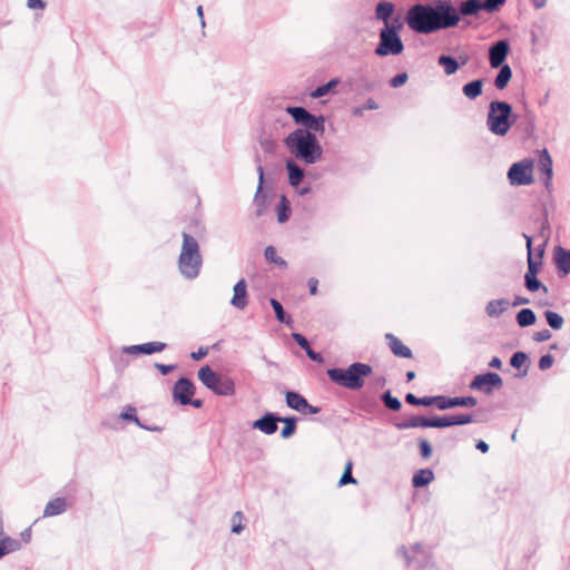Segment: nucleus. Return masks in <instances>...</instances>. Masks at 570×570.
Wrapping results in <instances>:
<instances>
[{
    "mask_svg": "<svg viewBox=\"0 0 570 570\" xmlns=\"http://www.w3.org/2000/svg\"><path fill=\"white\" fill-rule=\"evenodd\" d=\"M199 381L217 395L229 396L235 393L234 381L228 376H222L215 373L208 365L198 371Z\"/></svg>",
    "mask_w": 570,
    "mask_h": 570,
    "instance_id": "obj_7",
    "label": "nucleus"
},
{
    "mask_svg": "<svg viewBox=\"0 0 570 570\" xmlns=\"http://www.w3.org/2000/svg\"><path fill=\"white\" fill-rule=\"evenodd\" d=\"M509 306V302L507 299H494L491 301L487 306V313L489 316H499L503 311H505Z\"/></svg>",
    "mask_w": 570,
    "mask_h": 570,
    "instance_id": "obj_29",
    "label": "nucleus"
},
{
    "mask_svg": "<svg viewBox=\"0 0 570 570\" xmlns=\"http://www.w3.org/2000/svg\"><path fill=\"white\" fill-rule=\"evenodd\" d=\"M508 179L512 186L530 185L533 180V161L523 159L514 163L508 171Z\"/></svg>",
    "mask_w": 570,
    "mask_h": 570,
    "instance_id": "obj_9",
    "label": "nucleus"
},
{
    "mask_svg": "<svg viewBox=\"0 0 570 570\" xmlns=\"http://www.w3.org/2000/svg\"><path fill=\"white\" fill-rule=\"evenodd\" d=\"M505 2V0H466L462 2L460 11L463 16H470L476 13L479 10H487L489 12H494L499 10V8Z\"/></svg>",
    "mask_w": 570,
    "mask_h": 570,
    "instance_id": "obj_11",
    "label": "nucleus"
},
{
    "mask_svg": "<svg viewBox=\"0 0 570 570\" xmlns=\"http://www.w3.org/2000/svg\"><path fill=\"white\" fill-rule=\"evenodd\" d=\"M454 407L455 406H464V407H473L478 404V401L473 396H458L453 397Z\"/></svg>",
    "mask_w": 570,
    "mask_h": 570,
    "instance_id": "obj_42",
    "label": "nucleus"
},
{
    "mask_svg": "<svg viewBox=\"0 0 570 570\" xmlns=\"http://www.w3.org/2000/svg\"><path fill=\"white\" fill-rule=\"evenodd\" d=\"M476 449L480 450L482 453H487L489 451V445L484 441H479L476 443Z\"/></svg>",
    "mask_w": 570,
    "mask_h": 570,
    "instance_id": "obj_60",
    "label": "nucleus"
},
{
    "mask_svg": "<svg viewBox=\"0 0 570 570\" xmlns=\"http://www.w3.org/2000/svg\"><path fill=\"white\" fill-rule=\"evenodd\" d=\"M432 404H435V396H424L420 399L419 405L430 406Z\"/></svg>",
    "mask_w": 570,
    "mask_h": 570,
    "instance_id": "obj_57",
    "label": "nucleus"
},
{
    "mask_svg": "<svg viewBox=\"0 0 570 570\" xmlns=\"http://www.w3.org/2000/svg\"><path fill=\"white\" fill-rule=\"evenodd\" d=\"M438 62H439L440 66L444 67V72L448 76H451V75L455 73L458 71L459 67H460L458 61L454 58L450 57V56H441V57H439Z\"/></svg>",
    "mask_w": 570,
    "mask_h": 570,
    "instance_id": "obj_30",
    "label": "nucleus"
},
{
    "mask_svg": "<svg viewBox=\"0 0 570 570\" xmlns=\"http://www.w3.org/2000/svg\"><path fill=\"white\" fill-rule=\"evenodd\" d=\"M528 355L523 352H517L511 357L510 364L515 368H521L528 362Z\"/></svg>",
    "mask_w": 570,
    "mask_h": 570,
    "instance_id": "obj_43",
    "label": "nucleus"
},
{
    "mask_svg": "<svg viewBox=\"0 0 570 570\" xmlns=\"http://www.w3.org/2000/svg\"><path fill=\"white\" fill-rule=\"evenodd\" d=\"M258 187L256 194L254 196V204L257 208L256 215L261 216L267 206L266 195L263 193V183H264V169L262 166H258Z\"/></svg>",
    "mask_w": 570,
    "mask_h": 570,
    "instance_id": "obj_18",
    "label": "nucleus"
},
{
    "mask_svg": "<svg viewBox=\"0 0 570 570\" xmlns=\"http://www.w3.org/2000/svg\"><path fill=\"white\" fill-rule=\"evenodd\" d=\"M489 365L491 367H494V368H500L502 363H501V360L497 356L492 357V360L490 361Z\"/></svg>",
    "mask_w": 570,
    "mask_h": 570,
    "instance_id": "obj_61",
    "label": "nucleus"
},
{
    "mask_svg": "<svg viewBox=\"0 0 570 570\" xmlns=\"http://www.w3.org/2000/svg\"><path fill=\"white\" fill-rule=\"evenodd\" d=\"M166 347L165 343L161 342H149L140 345H136L132 348L145 353V354H153L157 352H161Z\"/></svg>",
    "mask_w": 570,
    "mask_h": 570,
    "instance_id": "obj_31",
    "label": "nucleus"
},
{
    "mask_svg": "<svg viewBox=\"0 0 570 570\" xmlns=\"http://www.w3.org/2000/svg\"><path fill=\"white\" fill-rule=\"evenodd\" d=\"M407 79H409L407 73L406 72H402V73H399L395 77H393L391 79V81H390V85L393 88H397V87H401V86L405 85Z\"/></svg>",
    "mask_w": 570,
    "mask_h": 570,
    "instance_id": "obj_47",
    "label": "nucleus"
},
{
    "mask_svg": "<svg viewBox=\"0 0 570 570\" xmlns=\"http://www.w3.org/2000/svg\"><path fill=\"white\" fill-rule=\"evenodd\" d=\"M66 501L62 498H56L48 502V504L45 508V517H53L57 514H60L65 512L66 510Z\"/></svg>",
    "mask_w": 570,
    "mask_h": 570,
    "instance_id": "obj_25",
    "label": "nucleus"
},
{
    "mask_svg": "<svg viewBox=\"0 0 570 570\" xmlns=\"http://www.w3.org/2000/svg\"><path fill=\"white\" fill-rule=\"evenodd\" d=\"M292 337L305 352H307L311 348L308 341L302 334L293 333Z\"/></svg>",
    "mask_w": 570,
    "mask_h": 570,
    "instance_id": "obj_48",
    "label": "nucleus"
},
{
    "mask_svg": "<svg viewBox=\"0 0 570 570\" xmlns=\"http://www.w3.org/2000/svg\"><path fill=\"white\" fill-rule=\"evenodd\" d=\"M453 397H445V396H435V405L440 410H446L454 407Z\"/></svg>",
    "mask_w": 570,
    "mask_h": 570,
    "instance_id": "obj_46",
    "label": "nucleus"
},
{
    "mask_svg": "<svg viewBox=\"0 0 570 570\" xmlns=\"http://www.w3.org/2000/svg\"><path fill=\"white\" fill-rule=\"evenodd\" d=\"M288 180L292 186H298L304 177V171L295 163L287 161Z\"/></svg>",
    "mask_w": 570,
    "mask_h": 570,
    "instance_id": "obj_26",
    "label": "nucleus"
},
{
    "mask_svg": "<svg viewBox=\"0 0 570 570\" xmlns=\"http://www.w3.org/2000/svg\"><path fill=\"white\" fill-rule=\"evenodd\" d=\"M318 281L314 277L308 279V288L311 295L317 294Z\"/></svg>",
    "mask_w": 570,
    "mask_h": 570,
    "instance_id": "obj_54",
    "label": "nucleus"
},
{
    "mask_svg": "<svg viewBox=\"0 0 570 570\" xmlns=\"http://www.w3.org/2000/svg\"><path fill=\"white\" fill-rule=\"evenodd\" d=\"M420 451H421V455L424 459H428V458L431 456L432 449H431V445H430L429 441H426V440H421L420 441Z\"/></svg>",
    "mask_w": 570,
    "mask_h": 570,
    "instance_id": "obj_50",
    "label": "nucleus"
},
{
    "mask_svg": "<svg viewBox=\"0 0 570 570\" xmlns=\"http://www.w3.org/2000/svg\"><path fill=\"white\" fill-rule=\"evenodd\" d=\"M320 411H321L320 407L308 404V406H306V412H304V413L305 414H317Z\"/></svg>",
    "mask_w": 570,
    "mask_h": 570,
    "instance_id": "obj_63",
    "label": "nucleus"
},
{
    "mask_svg": "<svg viewBox=\"0 0 570 570\" xmlns=\"http://www.w3.org/2000/svg\"><path fill=\"white\" fill-rule=\"evenodd\" d=\"M403 24L395 19L391 26L384 27L380 32V42L375 49V53L380 57L389 55H400L404 50L403 42L399 36V31Z\"/></svg>",
    "mask_w": 570,
    "mask_h": 570,
    "instance_id": "obj_5",
    "label": "nucleus"
},
{
    "mask_svg": "<svg viewBox=\"0 0 570 570\" xmlns=\"http://www.w3.org/2000/svg\"><path fill=\"white\" fill-rule=\"evenodd\" d=\"M482 88L483 81L478 79L464 85L462 91L469 99H475L482 94Z\"/></svg>",
    "mask_w": 570,
    "mask_h": 570,
    "instance_id": "obj_27",
    "label": "nucleus"
},
{
    "mask_svg": "<svg viewBox=\"0 0 570 570\" xmlns=\"http://www.w3.org/2000/svg\"><path fill=\"white\" fill-rule=\"evenodd\" d=\"M405 20L409 28L414 32L429 35L441 29L455 27L460 21V16L452 4L439 2L435 8L430 4L411 7Z\"/></svg>",
    "mask_w": 570,
    "mask_h": 570,
    "instance_id": "obj_1",
    "label": "nucleus"
},
{
    "mask_svg": "<svg viewBox=\"0 0 570 570\" xmlns=\"http://www.w3.org/2000/svg\"><path fill=\"white\" fill-rule=\"evenodd\" d=\"M247 303V284L245 279H240L234 286L230 304L238 309H244Z\"/></svg>",
    "mask_w": 570,
    "mask_h": 570,
    "instance_id": "obj_16",
    "label": "nucleus"
},
{
    "mask_svg": "<svg viewBox=\"0 0 570 570\" xmlns=\"http://www.w3.org/2000/svg\"><path fill=\"white\" fill-rule=\"evenodd\" d=\"M244 515L240 511H237L232 517V532L234 533H240L244 529Z\"/></svg>",
    "mask_w": 570,
    "mask_h": 570,
    "instance_id": "obj_41",
    "label": "nucleus"
},
{
    "mask_svg": "<svg viewBox=\"0 0 570 570\" xmlns=\"http://www.w3.org/2000/svg\"><path fill=\"white\" fill-rule=\"evenodd\" d=\"M307 356L315 361V362H318V363H322L324 360H323V356L320 354V353H316L314 352L312 348H309L307 352H306Z\"/></svg>",
    "mask_w": 570,
    "mask_h": 570,
    "instance_id": "obj_55",
    "label": "nucleus"
},
{
    "mask_svg": "<svg viewBox=\"0 0 570 570\" xmlns=\"http://www.w3.org/2000/svg\"><path fill=\"white\" fill-rule=\"evenodd\" d=\"M200 265L202 257L196 239L184 233L183 246L179 255V271L186 277L194 278L198 275Z\"/></svg>",
    "mask_w": 570,
    "mask_h": 570,
    "instance_id": "obj_4",
    "label": "nucleus"
},
{
    "mask_svg": "<svg viewBox=\"0 0 570 570\" xmlns=\"http://www.w3.org/2000/svg\"><path fill=\"white\" fill-rule=\"evenodd\" d=\"M284 142L291 154L305 164H314L321 159L322 148L316 135L311 131L296 129L285 138Z\"/></svg>",
    "mask_w": 570,
    "mask_h": 570,
    "instance_id": "obj_2",
    "label": "nucleus"
},
{
    "mask_svg": "<svg viewBox=\"0 0 570 570\" xmlns=\"http://www.w3.org/2000/svg\"><path fill=\"white\" fill-rule=\"evenodd\" d=\"M279 421H282L285 424L281 432V435L284 439H287L291 435H293L295 432V429H296L295 419L294 417H284V419H279Z\"/></svg>",
    "mask_w": 570,
    "mask_h": 570,
    "instance_id": "obj_38",
    "label": "nucleus"
},
{
    "mask_svg": "<svg viewBox=\"0 0 570 570\" xmlns=\"http://www.w3.org/2000/svg\"><path fill=\"white\" fill-rule=\"evenodd\" d=\"M406 426L410 428H436L435 417L426 419L422 416L413 417Z\"/></svg>",
    "mask_w": 570,
    "mask_h": 570,
    "instance_id": "obj_34",
    "label": "nucleus"
},
{
    "mask_svg": "<svg viewBox=\"0 0 570 570\" xmlns=\"http://www.w3.org/2000/svg\"><path fill=\"white\" fill-rule=\"evenodd\" d=\"M352 469H353V462L350 460L345 464L344 472L338 481V484L346 485V484H355L357 481L352 476Z\"/></svg>",
    "mask_w": 570,
    "mask_h": 570,
    "instance_id": "obj_37",
    "label": "nucleus"
},
{
    "mask_svg": "<svg viewBox=\"0 0 570 570\" xmlns=\"http://www.w3.org/2000/svg\"><path fill=\"white\" fill-rule=\"evenodd\" d=\"M394 4L391 2H380L376 6L375 14L376 18L384 21V27L391 26L390 18L393 14Z\"/></svg>",
    "mask_w": 570,
    "mask_h": 570,
    "instance_id": "obj_22",
    "label": "nucleus"
},
{
    "mask_svg": "<svg viewBox=\"0 0 570 570\" xmlns=\"http://www.w3.org/2000/svg\"><path fill=\"white\" fill-rule=\"evenodd\" d=\"M502 386V379L497 373H485L476 375L470 384L472 390H478L484 393H491L494 387Z\"/></svg>",
    "mask_w": 570,
    "mask_h": 570,
    "instance_id": "obj_12",
    "label": "nucleus"
},
{
    "mask_svg": "<svg viewBox=\"0 0 570 570\" xmlns=\"http://www.w3.org/2000/svg\"><path fill=\"white\" fill-rule=\"evenodd\" d=\"M382 399H383L385 406L389 407L390 410L399 411L402 406L400 400L392 396L389 391L383 394Z\"/></svg>",
    "mask_w": 570,
    "mask_h": 570,
    "instance_id": "obj_40",
    "label": "nucleus"
},
{
    "mask_svg": "<svg viewBox=\"0 0 570 570\" xmlns=\"http://www.w3.org/2000/svg\"><path fill=\"white\" fill-rule=\"evenodd\" d=\"M511 77H512L511 68L508 65L501 66V69L499 71L498 76L495 77L494 86L499 90H503L508 86L509 81L511 80Z\"/></svg>",
    "mask_w": 570,
    "mask_h": 570,
    "instance_id": "obj_28",
    "label": "nucleus"
},
{
    "mask_svg": "<svg viewBox=\"0 0 570 570\" xmlns=\"http://www.w3.org/2000/svg\"><path fill=\"white\" fill-rule=\"evenodd\" d=\"M554 259L559 271L562 272L563 275L570 273V250L558 247Z\"/></svg>",
    "mask_w": 570,
    "mask_h": 570,
    "instance_id": "obj_20",
    "label": "nucleus"
},
{
    "mask_svg": "<svg viewBox=\"0 0 570 570\" xmlns=\"http://www.w3.org/2000/svg\"><path fill=\"white\" fill-rule=\"evenodd\" d=\"M271 305H272V307H273V309L275 312V315H276V318H277L278 322L285 323L287 325L292 323L291 316L285 314L282 304L277 299L272 298L271 299Z\"/></svg>",
    "mask_w": 570,
    "mask_h": 570,
    "instance_id": "obj_32",
    "label": "nucleus"
},
{
    "mask_svg": "<svg viewBox=\"0 0 570 570\" xmlns=\"http://www.w3.org/2000/svg\"><path fill=\"white\" fill-rule=\"evenodd\" d=\"M264 255L266 261H268L269 263L276 264L284 268L287 266L286 262L279 256H277V252L273 246H267L265 248Z\"/></svg>",
    "mask_w": 570,
    "mask_h": 570,
    "instance_id": "obj_33",
    "label": "nucleus"
},
{
    "mask_svg": "<svg viewBox=\"0 0 570 570\" xmlns=\"http://www.w3.org/2000/svg\"><path fill=\"white\" fill-rule=\"evenodd\" d=\"M208 353L207 347H199L198 351L191 353V357L196 361L202 360Z\"/></svg>",
    "mask_w": 570,
    "mask_h": 570,
    "instance_id": "obj_53",
    "label": "nucleus"
},
{
    "mask_svg": "<svg viewBox=\"0 0 570 570\" xmlns=\"http://www.w3.org/2000/svg\"><path fill=\"white\" fill-rule=\"evenodd\" d=\"M157 367L164 375L168 374L174 368L173 365H163V364H157Z\"/></svg>",
    "mask_w": 570,
    "mask_h": 570,
    "instance_id": "obj_59",
    "label": "nucleus"
},
{
    "mask_svg": "<svg viewBox=\"0 0 570 570\" xmlns=\"http://www.w3.org/2000/svg\"><path fill=\"white\" fill-rule=\"evenodd\" d=\"M287 114H289L296 124H299L304 127L303 130L311 131L313 134L320 132L323 134L325 129V119L323 116H314L309 114L303 107H287Z\"/></svg>",
    "mask_w": 570,
    "mask_h": 570,
    "instance_id": "obj_8",
    "label": "nucleus"
},
{
    "mask_svg": "<svg viewBox=\"0 0 570 570\" xmlns=\"http://www.w3.org/2000/svg\"><path fill=\"white\" fill-rule=\"evenodd\" d=\"M195 394V385L188 379H179L173 390L174 400L183 405L190 404L196 409L202 407V400H193L191 396Z\"/></svg>",
    "mask_w": 570,
    "mask_h": 570,
    "instance_id": "obj_10",
    "label": "nucleus"
},
{
    "mask_svg": "<svg viewBox=\"0 0 570 570\" xmlns=\"http://www.w3.org/2000/svg\"><path fill=\"white\" fill-rule=\"evenodd\" d=\"M510 52V46L507 40H500L493 43L489 49V61L492 68L502 66Z\"/></svg>",
    "mask_w": 570,
    "mask_h": 570,
    "instance_id": "obj_14",
    "label": "nucleus"
},
{
    "mask_svg": "<svg viewBox=\"0 0 570 570\" xmlns=\"http://www.w3.org/2000/svg\"><path fill=\"white\" fill-rule=\"evenodd\" d=\"M511 114L512 108L508 102L492 101L489 106L487 119L489 130L498 136L507 135L512 125Z\"/></svg>",
    "mask_w": 570,
    "mask_h": 570,
    "instance_id": "obj_6",
    "label": "nucleus"
},
{
    "mask_svg": "<svg viewBox=\"0 0 570 570\" xmlns=\"http://www.w3.org/2000/svg\"><path fill=\"white\" fill-rule=\"evenodd\" d=\"M363 109H368V110H372V109H377V104L373 100V99H368Z\"/></svg>",
    "mask_w": 570,
    "mask_h": 570,
    "instance_id": "obj_62",
    "label": "nucleus"
},
{
    "mask_svg": "<svg viewBox=\"0 0 570 570\" xmlns=\"http://www.w3.org/2000/svg\"><path fill=\"white\" fill-rule=\"evenodd\" d=\"M436 428H449L453 425H463L473 422V416L470 414H456L435 417Z\"/></svg>",
    "mask_w": 570,
    "mask_h": 570,
    "instance_id": "obj_17",
    "label": "nucleus"
},
{
    "mask_svg": "<svg viewBox=\"0 0 570 570\" xmlns=\"http://www.w3.org/2000/svg\"><path fill=\"white\" fill-rule=\"evenodd\" d=\"M120 417L122 420H130L134 421L137 425L141 426L137 415H136V409L131 405H128L125 411L120 414Z\"/></svg>",
    "mask_w": 570,
    "mask_h": 570,
    "instance_id": "obj_45",
    "label": "nucleus"
},
{
    "mask_svg": "<svg viewBox=\"0 0 570 570\" xmlns=\"http://www.w3.org/2000/svg\"><path fill=\"white\" fill-rule=\"evenodd\" d=\"M538 165H539V169L543 176L542 177L543 185H544L548 194L550 195L553 189L552 188V174H553L552 158L546 148L542 149L541 151H539Z\"/></svg>",
    "mask_w": 570,
    "mask_h": 570,
    "instance_id": "obj_13",
    "label": "nucleus"
},
{
    "mask_svg": "<svg viewBox=\"0 0 570 570\" xmlns=\"http://www.w3.org/2000/svg\"><path fill=\"white\" fill-rule=\"evenodd\" d=\"M520 326H528L534 323V312L530 308L521 309L517 315Z\"/></svg>",
    "mask_w": 570,
    "mask_h": 570,
    "instance_id": "obj_35",
    "label": "nucleus"
},
{
    "mask_svg": "<svg viewBox=\"0 0 570 570\" xmlns=\"http://www.w3.org/2000/svg\"><path fill=\"white\" fill-rule=\"evenodd\" d=\"M286 403L287 405L296 410L298 412H306V406H308L307 401L301 394L296 392H287L286 393Z\"/></svg>",
    "mask_w": 570,
    "mask_h": 570,
    "instance_id": "obj_21",
    "label": "nucleus"
},
{
    "mask_svg": "<svg viewBox=\"0 0 570 570\" xmlns=\"http://www.w3.org/2000/svg\"><path fill=\"white\" fill-rule=\"evenodd\" d=\"M11 540L9 538L0 539V558L10 551Z\"/></svg>",
    "mask_w": 570,
    "mask_h": 570,
    "instance_id": "obj_51",
    "label": "nucleus"
},
{
    "mask_svg": "<svg viewBox=\"0 0 570 570\" xmlns=\"http://www.w3.org/2000/svg\"><path fill=\"white\" fill-rule=\"evenodd\" d=\"M543 254H544L543 247L541 245H538L537 246V259L541 258L543 256Z\"/></svg>",
    "mask_w": 570,
    "mask_h": 570,
    "instance_id": "obj_64",
    "label": "nucleus"
},
{
    "mask_svg": "<svg viewBox=\"0 0 570 570\" xmlns=\"http://www.w3.org/2000/svg\"><path fill=\"white\" fill-rule=\"evenodd\" d=\"M528 249V272L525 274V286L529 291H534V258L532 252V237L524 235Z\"/></svg>",
    "mask_w": 570,
    "mask_h": 570,
    "instance_id": "obj_19",
    "label": "nucleus"
},
{
    "mask_svg": "<svg viewBox=\"0 0 570 570\" xmlns=\"http://www.w3.org/2000/svg\"><path fill=\"white\" fill-rule=\"evenodd\" d=\"M551 337L549 330L544 328L537 332V342H544Z\"/></svg>",
    "mask_w": 570,
    "mask_h": 570,
    "instance_id": "obj_52",
    "label": "nucleus"
},
{
    "mask_svg": "<svg viewBox=\"0 0 570 570\" xmlns=\"http://www.w3.org/2000/svg\"><path fill=\"white\" fill-rule=\"evenodd\" d=\"M338 83V80L337 79H333L331 81H328L327 83L323 85V86H320L317 87L312 94L311 96L313 98H321L323 96H325L332 88H334L336 85Z\"/></svg>",
    "mask_w": 570,
    "mask_h": 570,
    "instance_id": "obj_39",
    "label": "nucleus"
},
{
    "mask_svg": "<svg viewBox=\"0 0 570 570\" xmlns=\"http://www.w3.org/2000/svg\"><path fill=\"white\" fill-rule=\"evenodd\" d=\"M276 421H277V419H275L274 416L268 414V415H265L262 419L257 420L254 423V426L259 429L262 432H264L266 434H273L277 430Z\"/></svg>",
    "mask_w": 570,
    "mask_h": 570,
    "instance_id": "obj_23",
    "label": "nucleus"
},
{
    "mask_svg": "<svg viewBox=\"0 0 570 570\" xmlns=\"http://www.w3.org/2000/svg\"><path fill=\"white\" fill-rule=\"evenodd\" d=\"M405 401L409 403V404H412V405H419L420 404V399L416 397L414 394L412 393H409L406 394L405 396Z\"/></svg>",
    "mask_w": 570,
    "mask_h": 570,
    "instance_id": "obj_58",
    "label": "nucleus"
},
{
    "mask_svg": "<svg viewBox=\"0 0 570 570\" xmlns=\"http://www.w3.org/2000/svg\"><path fill=\"white\" fill-rule=\"evenodd\" d=\"M289 207L287 205V199L283 196L281 199L279 208H278V222L284 223L288 219Z\"/></svg>",
    "mask_w": 570,
    "mask_h": 570,
    "instance_id": "obj_44",
    "label": "nucleus"
},
{
    "mask_svg": "<svg viewBox=\"0 0 570 570\" xmlns=\"http://www.w3.org/2000/svg\"><path fill=\"white\" fill-rule=\"evenodd\" d=\"M372 374V367L364 363H353L346 370L331 368L327 371L328 377L338 385L358 390L364 385V377Z\"/></svg>",
    "mask_w": 570,
    "mask_h": 570,
    "instance_id": "obj_3",
    "label": "nucleus"
},
{
    "mask_svg": "<svg viewBox=\"0 0 570 570\" xmlns=\"http://www.w3.org/2000/svg\"><path fill=\"white\" fill-rule=\"evenodd\" d=\"M549 326L553 330H560L563 325V318L556 312L547 311L544 313Z\"/></svg>",
    "mask_w": 570,
    "mask_h": 570,
    "instance_id": "obj_36",
    "label": "nucleus"
},
{
    "mask_svg": "<svg viewBox=\"0 0 570 570\" xmlns=\"http://www.w3.org/2000/svg\"><path fill=\"white\" fill-rule=\"evenodd\" d=\"M28 7L30 9H43L45 2L42 0H28Z\"/></svg>",
    "mask_w": 570,
    "mask_h": 570,
    "instance_id": "obj_56",
    "label": "nucleus"
},
{
    "mask_svg": "<svg viewBox=\"0 0 570 570\" xmlns=\"http://www.w3.org/2000/svg\"><path fill=\"white\" fill-rule=\"evenodd\" d=\"M553 361H554L553 356L550 355V354H546V355L541 356L540 360H539V367H540V370L544 371V370L550 368L552 366V364H553Z\"/></svg>",
    "mask_w": 570,
    "mask_h": 570,
    "instance_id": "obj_49",
    "label": "nucleus"
},
{
    "mask_svg": "<svg viewBox=\"0 0 570 570\" xmlns=\"http://www.w3.org/2000/svg\"><path fill=\"white\" fill-rule=\"evenodd\" d=\"M433 479H434V473L432 470L422 469V470H419L414 474V476L412 479V484L415 488H422V487L428 485L430 482H432Z\"/></svg>",
    "mask_w": 570,
    "mask_h": 570,
    "instance_id": "obj_24",
    "label": "nucleus"
},
{
    "mask_svg": "<svg viewBox=\"0 0 570 570\" xmlns=\"http://www.w3.org/2000/svg\"><path fill=\"white\" fill-rule=\"evenodd\" d=\"M385 340L392 353L397 357L412 358L413 353L399 337L392 333L385 334Z\"/></svg>",
    "mask_w": 570,
    "mask_h": 570,
    "instance_id": "obj_15",
    "label": "nucleus"
}]
</instances>
